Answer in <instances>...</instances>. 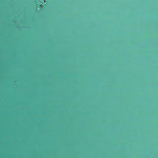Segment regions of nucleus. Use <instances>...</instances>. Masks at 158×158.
<instances>
[{"label": "nucleus", "mask_w": 158, "mask_h": 158, "mask_svg": "<svg viewBox=\"0 0 158 158\" xmlns=\"http://www.w3.org/2000/svg\"><path fill=\"white\" fill-rule=\"evenodd\" d=\"M44 7L43 5L41 4L39 5V7L41 10L43 9Z\"/></svg>", "instance_id": "obj_1"}]
</instances>
